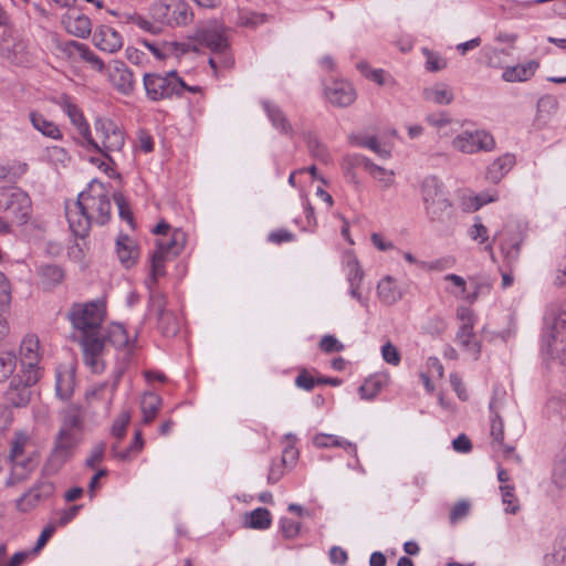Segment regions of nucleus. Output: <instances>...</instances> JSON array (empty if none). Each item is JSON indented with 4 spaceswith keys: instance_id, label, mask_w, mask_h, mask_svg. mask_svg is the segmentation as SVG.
<instances>
[{
    "instance_id": "obj_45",
    "label": "nucleus",
    "mask_w": 566,
    "mask_h": 566,
    "mask_svg": "<svg viewBox=\"0 0 566 566\" xmlns=\"http://www.w3.org/2000/svg\"><path fill=\"white\" fill-rule=\"evenodd\" d=\"M265 21V15L253 11L240 10L238 12V24L245 28H255Z\"/></svg>"
},
{
    "instance_id": "obj_60",
    "label": "nucleus",
    "mask_w": 566,
    "mask_h": 566,
    "mask_svg": "<svg viewBox=\"0 0 566 566\" xmlns=\"http://www.w3.org/2000/svg\"><path fill=\"white\" fill-rule=\"evenodd\" d=\"M106 446L104 442H98L95 444L91 451L90 457L86 459L85 463L88 468L94 469L98 463L104 459Z\"/></svg>"
},
{
    "instance_id": "obj_15",
    "label": "nucleus",
    "mask_w": 566,
    "mask_h": 566,
    "mask_svg": "<svg viewBox=\"0 0 566 566\" xmlns=\"http://www.w3.org/2000/svg\"><path fill=\"white\" fill-rule=\"evenodd\" d=\"M39 459L36 446L32 437L24 432L13 433L10 441L9 460Z\"/></svg>"
},
{
    "instance_id": "obj_21",
    "label": "nucleus",
    "mask_w": 566,
    "mask_h": 566,
    "mask_svg": "<svg viewBox=\"0 0 566 566\" xmlns=\"http://www.w3.org/2000/svg\"><path fill=\"white\" fill-rule=\"evenodd\" d=\"M405 291L390 275L381 279L377 284V295L385 305H392L402 298Z\"/></svg>"
},
{
    "instance_id": "obj_44",
    "label": "nucleus",
    "mask_w": 566,
    "mask_h": 566,
    "mask_svg": "<svg viewBox=\"0 0 566 566\" xmlns=\"http://www.w3.org/2000/svg\"><path fill=\"white\" fill-rule=\"evenodd\" d=\"M546 410L559 419H566V395L553 396L546 403Z\"/></svg>"
},
{
    "instance_id": "obj_62",
    "label": "nucleus",
    "mask_w": 566,
    "mask_h": 566,
    "mask_svg": "<svg viewBox=\"0 0 566 566\" xmlns=\"http://www.w3.org/2000/svg\"><path fill=\"white\" fill-rule=\"evenodd\" d=\"M54 533L55 532L53 531V526L52 525H46L42 530V532H41V534H40L35 545H34V547L30 551V553L32 555L39 554L42 551V548L46 545V543L50 541V538L53 536Z\"/></svg>"
},
{
    "instance_id": "obj_63",
    "label": "nucleus",
    "mask_w": 566,
    "mask_h": 566,
    "mask_svg": "<svg viewBox=\"0 0 566 566\" xmlns=\"http://www.w3.org/2000/svg\"><path fill=\"white\" fill-rule=\"evenodd\" d=\"M348 266V282L349 284L360 283L364 276V273L359 266V263L356 259H352L347 263Z\"/></svg>"
},
{
    "instance_id": "obj_12",
    "label": "nucleus",
    "mask_w": 566,
    "mask_h": 566,
    "mask_svg": "<svg viewBox=\"0 0 566 566\" xmlns=\"http://www.w3.org/2000/svg\"><path fill=\"white\" fill-rule=\"evenodd\" d=\"M39 379V374L33 370H25L22 376L13 378L6 392L7 400L13 407H25L31 399V386Z\"/></svg>"
},
{
    "instance_id": "obj_52",
    "label": "nucleus",
    "mask_w": 566,
    "mask_h": 566,
    "mask_svg": "<svg viewBox=\"0 0 566 566\" xmlns=\"http://www.w3.org/2000/svg\"><path fill=\"white\" fill-rule=\"evenodd\" d=\"M500 490L502 492V501L506 505L505 512L515 514L518 506L515 504L514 488L512 485H501Z\"/></svg>"
},
{
    "instance_id": "obj_30",
    "label": "nucleus",
    "mask_w": 566,
    "mask_h": 566,
    "mask_svg": "<svg viewBox=\"0 0 566 566\" xmlns=\"http://www.w3.org/2000/svg\"><path fill=\"white\" fill-rule=\"evenodd\" d=\"M38 274L41 277V283L45 289H52L60 284L64 279V271L55 264H46L38 268Z\"/></svg>"
},
{
    "instance_id": "obj_22",
    "label": "nucleus",
    "mask_w": 566,
    "mask_h": 566,
    "mask_svg": "<svg viewBox=\"0 0 566 566\" xmlns=\"http://www.w3.org/2000/svg\"><path fill=\"white\" fill-rule=\"evenodd\" d=\"M11 472L7 480L8 486H14L25 481L36 469L39 459L10 460Z\"/></svg>"
},
{
    "instance_id": "obj_37",
    "label": "nucleus",
    "mask_w": 566,
    "mask_h": 566,
    "mask_svg": "<svg viewBox=\"0 0 566 566\" xmlns=\"http://www.w3.org/2000/svg\"><path fill=\"white\" fill-rule=\"evenodd\" d=\"M73 52H76L80 59L90 64L93 70L97 72L104 70V62L85 44L73 41Z\"/></svg>"
},
{
    "instance_id": "obj_6",
    "label": "nucleus",
    "mask_w": 566,
    "mask_h": 566,
    "mask_svg": "<svg viewBox=\"0 0 566 566\" xmlns=\"http://www.w3.org/2000/svg\"><path fill=\"white\" fill-rule=\"evenodd\" d=\"M153 17L167 27H185L192 22L193 11L185 0H160L153 4Z\"/></svg>"
},
{
    "instance_id": "obj_9",
    "label": "nucleus",
    "mask_w": 566,
    "mask_h": 566,
    "mask_svg": "<svg viewBox=\"0 0 566 566\" xmlns=\"http://www.w3.org/2000/svg\"><path fill=\"white\" fill-rule=\"evenodd\" d=\"M495 145L493 135L484 129L464 130L452 139V147L455 150L469 155L492 151Z\"/></svg>"
},
{
    "instance_id": "obj_23",
    "label": "nucleus",
    "mask_w": 566,
    "mask_h": 566,
    "mask_svg": "<svg viewBox=\"0 0 566 566\" xmlns=\"http://www.w3.org/2000/svg\"><path fill=\"white\" fill-rule=\"evenodd\" d=\"M473 328L474 327L470 326H459L455 340L468 355H470L474 360H478L481 355V344L475 338Z\"/></svg>"
},
{
    "instance_id": "obj_13",
    "label": "nucleus",
    "mask_w": 566,
    "mask_h": 566,
    "mask_svg": "<svg viewBox=\"0 0 566 566\" xmlns=\"http://www.w3.org/2000/svg\"><path fill=\"white\" fill-rule=\"evenodd\" d=\"M108 80L119 94L124 96L134 94L136 78L133 71L123 61H114L108 66Z\"/></svg>"
},
{
    "instance_id": "obj_40",
    "label": "nucleus",
    "mask_w": 566,
    "mask_h": 566,
    "mask_svg": "<svg viewBox=\"0 0 566 566\" xmlns=\"http://www.w3.org/2000/svg\"><path fill=\"white\" fill-rule=\"evenodd\" d=\"M349 140L352 144L369 148L376 153L379 157L387 159L390 157V151L382 148L375 136H350Z\"/></svg>"
},
{
    "instance_id": "obj_58",
    "label": "nucleus",
    "mask_w": 566,
    "mask_h": 566,
    "mask_svg": "<svg viewBox=\"0 0 566 566\" xmlns=\"http://www.w3.org/2000/svg\"><path fill=\"white\" fill-rule=\"evenodd\" d=\"M360 72L369 80L376 82L379 85L385 84V72L380 69L370 70L367 63L360 62L357 64Z\"/></svg>"
},
{
    "instance_id": "obj_38",
    "label": "nucleus",
    "mask_w": 566,
    "mask_h": 566,
    "mask_svg": "<svg viewBox=\"0 0 566 566\" xmlns=\"http://www.w3.org/2000/svg\"><path fill=\"white\" fill-rule=\"evenodd\" d=\"M56 396L61 400H69L71 397V370L66 367L56 370Z\"/></svg>"
},
{
    "instance_id": "obj_35",
    "label": "nucleus",
    "mask_w": 566,
    "mask_h": 566,
    "mask_svg": "<svg viewBox=\"0 0 566 566\" xmlns=\"http://www.w3.org/2000/svg\"><path fill=\"white\" fill-rule=\"evenodd\" d=\"M491 417V437L494 443L501 446L504 437L503 421L499 415V401L493 398L490 402Z\"/></svg>"
},
{
    "instance_id": "obj_8",
    "label": "nucleus",
    "mask_w": 566,
    "mask_h": 566,
    "mask_svg": "<svg viewBox=\"0 0 566 566\" xmlns=\"http://www.w3.org/2000/svg\"><path fill=\"white\" fill-rule=\"evenodd\" d=\"M31 208L27 192L17 187H0V210L20 223H25Z\"/></svg>"
},
{
    "instance_id": "obj_59",
    "label": "nucleus",
    "mask_w": 566,
    "mask_h": 566,
    "mask_svg": "<svg viewBox=\"0 0 566 566\" xmlns=\"http://www.w3.org/2000/svg\"><path fill=\"white\" fill-rule=\"evenodd\" d=\"M469 235L472 240L479 241L480 243L488 241L489 232L486 227L480 221V218L475 219L474 224L469 230Z\"/></svg>"
},
{
    "instance_id": "obj_64",
    "label": "nucleus",
    "mask_w": 566,
    "mask_h": 566,
    "mask_svg": "<svg viewBox=\"0 0 566 566\" xmlns=\"http://www.w3.org/2000/svg\"><path fill=\"white\" fill-rule=\"evenodd\" d=\"M470 511L469 503L461 501L458 502L450 511V522L455 524L458 521L464 518Z\"/></svg>"
},
{
    "instance_id": "obj_53",
    "label": "nucleus",
    "mask_w": 566,
    "mask_h": 566,
    "mask_svg": "<svg viewBox=\"0 0 566 566\" xmlns=\"http://www.w3.org/2000/svg\"><path fill=\"white\" fill-rule=\"evenodd\" d=\"M130 415L128 411H123L114 421L112 433L117 439H122L126 433V428L129 423Z\"/></svg>"
},
{
    "instance_id": "obj_46",
    "label": "nucleus",
    "mask_w": 566,
    "mask_h": 566,
    "mask_svg": "<svg viewBox=\"0 0 566 566\" xmlns=\"http://www.w3.org/2000/svg\"><path fill=\"white\" fill-rule=\"evenodd\" d=\"M163 275H165V264L163 262H159L158 259H151L150 274L145 281L149 295L151 294V291H158L156 289V285L158 282V277Z\"/></svg>"
},
{
    "instance_id": "obj_27",
    "label": "nucleus",
    "mask_w": 566,
    "mask_h": 566,
    "mask_svg": "<svg viewBox=\"0 0 566 566\" xmlns=\"http://www.w3.org/2000/svg\"><path fill=\"white\" fill-rule=\"evenodd\" d=\"M364 168L368 174L380 184L382 189H388L395 184V172L381 166L374 164L369 158L361 159Z\"/></svg>"
},
{
    "instance_id": "obj_19",
    "label": "nucleus",
    "mask_w": 566,
    "mask_h": 566,
    "mask_svg": "<svg viewBox=\"0 0 566 566\" xmlns=\"http://www.w3.org/2000/svg\"><path fill=\"white\" fill-rule=\"evenodd\" d=\"M39 339L34 335L27 336L20 346V361L23 373L25 370H33L39 374L38 364L40 361L39 355Z\"/></svg>"
},
{
    "instance_id": "obj_43",
    "label": "nucleus",
    "mask_w": 566,
    "mask_h": 566,
    "mask_svg": "<svg viewBox=\"0 0 566 566\" xmlns=\"http://www.w3.org/2000/svg\"><path fill=\"white\" fill-rule=\"evenodd\" d=\"M17 357L11 352H0V382L8 379L15 370Z\"/></svg>"
},
{
    "instance_id": "obj_31",
    "label": "nucleus",
    "mask_w": 566,
    "mask_h": 566,
    "mask_svg": "<svg viewBox=\"0 0 566 566\" xmlns=\"http://www.w3.org/2000/svg\"><path fill=\"white\" fill-rule=\"evenodd\" d=\"M387 384V376L375 375L369 377L359 387L358 391L361 399H374Z\"/></svg>"
},
{
    "instance_id": "obj_48",
    "label": "nucleus",
    "mask_w": 566,
    "mask_h": 566,
    "mask_svg": "<svg viewBox=\"0 0 566 566\" xmlns=\"http://www.w3.org/2000/svg\"><path fill=\"white\" fill-rule=\"evenodd\" d=\"M553 482L559 488H566V451L558 455L555 462Z\"/></svg>"
},
{
    "instance_id": "obj_47",
    "label": "nucleus",
    "mask_w": 566,
    "mask_h": 566,
    "mask_svg": "<svg viewBox=\"0 0 566 566\" xmlns=\"http://www.w3.org/2000/svg\"><path fill=\"white\" fill-rule=\"evenodd\" d=\"M158 327L165 336H174L179 329V323L172 312L165 314L164 318H158Z\"/></svg>"
},
{
    "instance_id": "obj_7",
    "label": "nucleus",
    "mask_w": 566,
    "mask_h": 566,
    "mask_svg": "<svg viewBox=\"0 0 566 566\" xmlns=\"http://www.w3.org/2000/svg\"><path fill=\"white\" fill-rule=\"evenodd\" d=\"M196 40L207 46L214 55H220V63L224 67L233 64L229 52V42L222 25L217 23L201 28L196 32Z\"/></svg>"
},
{
    "instance_id": "obj_4",
    "label": "nucleus",
    "mask_w": 566,
    "mask_h": 566,
    "mask_svg": "<svg viewBox=\"0 0 566 566\" xmlns=\"http://www.w3.org/2000/svg\"><path fill=\"white\" fill-rule=\"evenodd\" d=\"M143 86L149 101L160 102L181 97L185 93L186 83L176 71L146 72L143 75Z\"/></svg>"
},
{
    "instance_id": "obj_54",
    "label": "nucleus",
    "mask_w": 566,
    "mask_h": 566,
    "mask_svg": "<svg viewBox=\"0 0 566 566\" xmlns=\"http://www.w3.org/2000/svg\"><path fill=\"white\" fill-rule=\"evenodd\" d=\"M7 554V545H0V566H20L25 562L29 555H32L30 552H18L15 553L10 560L3 565V559Z\"/></svg>"
},
{
    "instance_id": "obj_41",
    "label": "nucleus",
    "mask_w": 566,
    "mask_h": 566,
    "mask_svg": "<svg viewBox=\"0 0 566 566\" xmlns=\"http://www.w3.org/2000/svg\"><path fill=\"white\" fill-rule=\"evenodd\" d=\"M422 54L426 57L424 67L428 72H439L448 66L447 59L441 56L438 52L423 48Z\"/></svg>"
},
{
    "instance_id": "obj_26",
    "label": "nucleus",
    "mask_w": 566,
    "mask_h": 566,
    "mask_svg": "<svg viewBox=\"0 0 566 566\" xmlns=\"http://www.w3.org/2000/svg\"><path fill=\"white\" fill-rule=\"evenodd\" d=\"M538 67L536 61H528L525 64L506 67L502 74L505 82H524L531 78Z\"/></svg>"
},
{
    "instance_id": "obj_61",
    "label": "nucleus",
    "mask_w": 566,
    "mask_h": 566,
    "mask_svg": "<svg viewBox=\"0 0 566 566\" xmlns=\"http://www.w3.org/2000/svg\"><path fill=\"white\" fill-rule=\"evenodd\" d=\"M446 328V321L440 316L431 317L423 327V329L431 335H441Z\"/></svg>"
},
{
    "instance_id": "obj_24",
    "label": "nucleus",
    "mask_w": 566,
    "mask_h": 566,
    "mask_svg": "<svg viewBox=\"0 0 566 566\" xmlns=\"http://www.w3.org/2000/svg\"><path fill=\"white\" fill-rule=\"evenodd\" d=\"M73 126L76 128L78 136L81 137L77 142L80 145L85 147L87 150L98 149L99 144L92 135L88 123L84 119L83 114L73 106Z\"/></svg>"
},
{
    "instance_id": "obj_29",
    "label": "nucleus",
    "mask_w": 566,
    "mask_h": 566,
    "mask_svg": "<svg viewBox=\"0 0 566 566\" xmlns=\"http://www.w3.org/2000/svg\"><path fill=\"white\" fill-rule=\"evenodd\" d=\"M423 97L438 105H448L453 98L452 90L444 83H438L423 91Z\"/></svg>"
},
{
    "instance_id": "obj_28",
    "label": "nucleus",
    "mask_w": 566,
    "mask_h": 566,
    "mask_svg": "<svg viewBox=\"0 0 566 566\" xmlns=\"http://www.w3.org/2000/svg\"><path fill=\"white\" fill-rule=\"evenodd\" d=\"M313 443L317 448L340 447L349 452L354 458H357L356 444L337 436L318 433L313 438Z\"/></svg>"
},
{
    "instance_id": "obj_33",
    "label": "nucleus",
    "mask_w": 566,
    "mask_h": 566,
    "mask_svg": "<svg viewBox=\"0 0 566 566\" xmlns=\"http://www.w3.org/2000/svg\"><path fill=\"white\" fill-rule=\"evenodd\" d=\"M105 345L109 344L115 348H124L128 345V336L123 325L114 323L107 328L106 335H103Z\"/></svg>"
},
{
    "instance_id": "obj_17",
    "label": "nucleus",
    "mask_w": 566,
    "mask_h": 566,
    "mask_svg": "<svg viewBox=\"0 0 566 566\" xmlns=\"http://www.w3.org/2000/svg\"><path fill=\"white\" fill-rule=\"evenodd\" d=\"M261 105L274 129L284 136H294L295 130L279 105L270 101H262Z\"/></svg>"
},
{
    "instance_id": "obj_11",
    "label": "nucleus",
    "mask_w": 566,
    "mask_h": 566,
    "mask_svg": "<svg viewBox=\"0 0 566 566\" xmlns=\"http://www.w3.org/2000/svg\"><path fill=\"white\" fill-rule=\"evenodd\" d=\"M95 130L101 143L99 148L93 150L113 161L112 154L119 153L125 144L124 134L113 120L102 118L96 119Z\"/></svg>"
},
{
    "instance_id": "obj_50",
    "label": "nucleus",
    "mask_w": 566,
    "mask_h": 566,
    "mask_svg": "<svg viewBox=\"0 0 566 566\" xmlns=\"http://www.w3.org/2000/svg\"><path fill=\"white\" fill-rule=\"evenodd\" d=\"M382 359L392 366H398L401 361V355L398 348L390 342H387L381 346Z\"/></svg>"
},
{
    "instance_id": "obj_2",
    "label": "nucleus",
    "mask_w": 566,
    "mask_h": 566,
    "mask_svg": "<svg viewBox=\"0 0 566 566\" xmlns=\"http://www.w3.org/2000/svg\"><path fill=\"white\" fill-rule=\"evenodd\" d=\"M76 209L82 219L73 224V235L85 238L91 229V223L105 224L111 216V202L101 184H91L87 191L78 193Z\"/></svg>"
},
{
    "instance_id": "obj_39",
    "label": "nucleus",
    "mask_w": 566,
    "mask_h": 566,
    "mask_svg": "<svg viewBox=\"0 0 566 566\" xmlns=\"http://www.w3.org/2000/svg\"><path fill=\"white\" fill-rule=\"evenodd\" d=\"M167 297L160 291H151L148 295V314H155L157 319L164 318L169 311L166 308Z\"/></svg>"
},
{
    "instance_id": "obj_51",
    "label": "nucleus",
    "mask_w": 566,
    "mask_h": 566,
    "mask_svg": "<svg viewBox=\"0 0 566 566\" xmlns=\"http://www.w3.org/2000/svg\"><path fill=\"white\" fill-rule=\"evenodd\" d=\"M113 199H114V202L116 203L117 208H118V214L119 217L127 221L128 223H133V213L129 209V205L126 200V198L124 197V195L122 192H115L113 195Z\"/></svg>"
},
{
    "instance_id": "obj_34",
    "label": "nucleus",
    "mask_w": 566,
    "mask_h": 566,
    "mask_svg": "<svg viewBox=\"0 0 566 566\" xmlns=\"http://www.w3.org/2000/svg\"><path fill=\"white\" fill-rule=\"evenodd\" d=\"M116 252L119 261L129 266L136 259V251L133 241L127 235H122L116 241Z\"/></svg>"
},
{
    "instance_id": "obj_16",
    "label": "nucleus",
    "mask_w": 566,
    "mask_h": 566,
    "mask_svg": "<svg viewBox=\"0 0 566 566\" xmlns=\"http://www.w3.org/2000/svg\"><path fill=\"white\" fill-rule=\"evenodd\" d=\"M53 485L49 482H41L35 484L17 500V510L22 513H28L32 511L42 501L48 499L53 493Z\"/></svg>"
},
{
    "instance_id": "obj_36",
    "label": "nucleus",
    "mask_w": 566,
    "mask_h": 566,
    "mask_svg": "<svg viewBox=\"0 0 566 566\" xmlns=\"http://www.w3.org/2000/svg\"><path fill=\"white\" fill-rule=\"evenodd\" d=\"M30 119L33 125V127L41 132L44 136L51 137V138H60V129L57 126L49 122L42 114L32 112L30 114Z\"/></svg>"
},
{
    "instance_id": "obj_55",
    "label": "nucleus",
    "mask_w": 566,
    "mask_h": 566,
    "mask_svg": "<svg viewBox=\"0 0 566 566\" xmlns=\"http://www.w3.org/2000/svg\"><path fill=\"white\" fill-rule=\"evenodd\" d=\"M92 23L87 17L78 15L74 20L73 35L78 38H86L91 34Z\"/></svg>"
},
{
    "instance_id": "obj_1",
    "label": "nucleus",
    "mask_w": 566,
    "mask_h": 566,
    "mask_svg": "<svg viewBox=\"0 0 566 566\" xmlns=\"http://www.w3.org/2000/svg\"><path fill=\"white\" fill-rule=\"evenodd\" d=\"M106 316V302L102 298L73 305V327L82 333L78 344L83 361L94 374L105 370V342L101 326Z\"/></svg>"
},
{
    "instance_id": "obj_14",
    "label": "nucleus",
    "mask_w": 566,
    "mask_h": 566,
    "mask_svg": "<svg viewBox=\"0 0 566 566\" xmlns=\"http://www.w3.org/2000/svg\"><path fill=\"white\" fill-rule=\"evenodd\" d=\"M186 243V234L184 231L176 229L170 237H163L157 240V250L153 253L151 259L165 262L177 256L184 249Z\"/></svg>"
},
{
    "instance_id": "obj_10",
    "label": "nucleus",
    "mask_w": 566,
    "mask_h": 566,
    "mask_svg": "<svg viewBox=\"0 0 566 566\" xmlns=\"http://www.w3.org/2000/svg\"><path fill=\"white\" fill-rule=\"evenodd\" d=\"M71 454V421L65 415L63 423L55 436L54 446L46 461L45 470L49 474L56 473L69 460Z\"/></svg>"
},
{
    "instance_id": "obj_49",
    "label": "nucleus",
    "mask_w": 566,
    "mask_h": 566,
    "mask_svg": "<svg viewBox=\"0 0 566 566\" xmlns=\"http://www.w3.org/2000/svg\"><path fill=\"white\" fill-rule=\"evenodd\" d=\"M544 566H566V547L555 546L544 556Z\"/></svg>"
},
{
    "instance_id": "obj_32",
    "label": "nucleus",
    "mask_w": 566,
    "mask_h": 566,
    "mask_svg": "<svg viewBox=\"0 0 566 566\" xmlns=\"http://www.w3.org/2000/svg\"><path fill=\"white\" fill-rule=\"evenodd\" d=\"M163 403L161 398L154 392H146L140 402V409L145 423L151 422Z\"/></svg>"
},
{
    "instance_id": "obj_57",
    "label": "nucleus",
    "mask_w": 566,
    "mask_h": 566,
    "mask_svg": "<svg viewBox=\"0 0 566 566\" xmlns=\"http://www.w3.org/2000/svg\"><path fill=\"white\" fill-rule=\"evenodd\" d=\"M71 521V507L57 511L53 514L46 525H52L53 531L56 532L59 527L66 526Z\"/></svg>"
},
{
    "instance_id": "obj_42",
    "label": "nucleus",
    "mask_w": 566,
    "mask_h": 566,
    "mask_svg": "<svg viewBox=\"0 0 566 566\" xmlns=\"http://www.w3.org/2000/svg\"><path fill=\"white\" fill-rule=\"evenodd\" d=\"M248 523L252 528L265 530L271 525V514L266 509H255L251 512Z\"/></svg>"
},
{
    "instance_id": "obj_20",
    "label": "nucleus",
    "mask_w": 566,
    "mask_h": 566,
    "mask_svg": "<svg viewBox=\"0 0 566 566\" xmlns=\"http://www.w3.org/2000/svg\"><path fill=\"white\" fill-rule=\"evenodd\" d=\"M95 45L105 52L115 53L123 46L122 35L109 27H101L93 36Z\"/></svg>"
},
{
    "instance_id": "obj_56",
    "label": "nucleus",
    "mask_w": 566,
    "mask_h": 566,
    "mask_svg": "<svg viewBox=\"0 0 566 566\" xmlns=\"http://www.w3.org/2000/svg\"><path fill=\"white\" fill-rule=\"evenodd\" d=\"M319 348L322 352L331 354L342 352L344 345L333 335H326L321 339Z\"/></svg>"
},
{
    "instance_id": "obj_3",
    "label": "nucleus",
    "mask_w": 566,
    "mask_h": 566,
    "mask_svg": "<svg viewBox=\"0 0 566 566\" xmlns=\"http://www.w3.org/2000/svg\"><path fill=\"white\" fill-rule=\"evenodd\" d=\"M420 198L431 223L447 224L454 219V207L444 184L436 176H427L420 184Z\"/></svg>"
},
{
    "instance_id": "obj_25",
    "label": "nucleus",
    "mask_w": 566,
    "mask_h": 566,
    "mask_svg": "<svg viewBox=\"0 0 566 566\" xmlns=\"http://www.w3.org/2000/svg\"><path fill=\"white\" fill-rule=\"evenodd\" d=\"M516 160L513 154L506 153L496 158L486 170V178L497 184L514 167Z\"/></svg>"
},
{
    "instance_id": "obj_5",
    "label": "nucleus",
    "mask_w": 566,
    "mask_h": 566,
    "mask_svg": "<svg viewBox=\"0 0 566 566\" xmlns=\"http://www.w3.org/2000/svg\"><path fill=\"white\" fill-rule=\"evenodd\" d=\"M543 340L552 355L566 363V308L549 312L545 317Z\"/></svg>"
},
{
    "instance_id": "obj_18",
    "label": "nucleus",
    "mask_w": 566,
    "mask_h": 566,
    "mask_svg": "<svg viewBox=\"0 0 566 566\" xmlns=\"http://www.w3.org/2000/svg\"><path fill=\"white\" fill-rule=\"evenodd\" d=\"M327 99L339 107L349 106L356 98L355 90L346 81H335L325 88Z\"/></svg>"
}]
</instances>
